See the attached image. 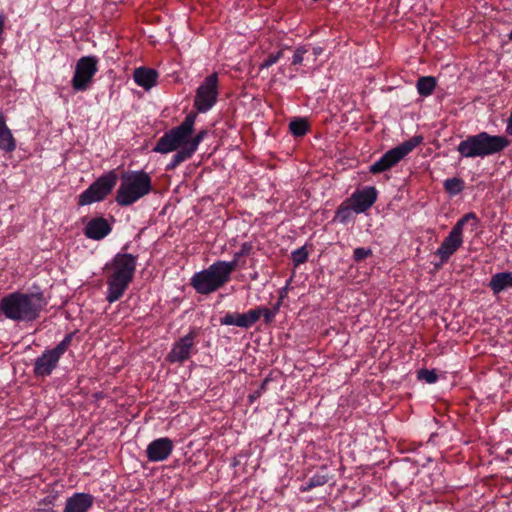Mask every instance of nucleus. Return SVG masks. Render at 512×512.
<instances>
[{
  "label": "nucleus",
  "instance_id": "obj_2",
  "mask_svg": "<svg viewBox=\"0 0 512 512\" xmlns=\"http://www.w3.org/2000/svg\"><path fill=\"white\" fill-rule=\"evenodd\" d=\"M41 294L13 292L0 301L1 312L11 320L33 321L42 309Z\"/></svg>",
  "mask_w": 512,
  "mask_h": 512
},
{
  "label": "nucleus",
  "instance_id": "obj_20",
  "mask_svg": "<svg viewBox=\"0 0 512 512\" xmlns=\"http://www.w3.org/2000/svg\"><path fill=\"white\" fill-rule=\"evenodd\" d=\"M133 79L138 86L149 90L156 85L158 73L152 68L139 67L134 70Z\"/></svg>",
  "mask_w": 512,
  "mask_h": 512
},
{
  "label": "nucleus",
  "instance_id": "obj_1",
  "mask_svg": "<svg viewBox=\"0 0 512 512\" xmlns=\"http://www.w3.org/2000/svg\"><path fill=\"white\" fill-rule=\"evenodd\" d=\"M137 257L129 253H117L104 267L109 303L118 301L133 281Z\"/></svg>",
  "mask_w": 512,
  "mask_h": 512
},
{
  "label": "nucleus",
  "instance_id": "obj_8",
  "mask_svg": "<svg viewBox=\"0 0 512 512\" xmlns=\"http://www.w3.org/2000/svg\"><path fill=\"white\" fill-rule=\"evenodd\" d=\"M117 181L118 175L115 170L104 173L78 196V205L85 206L105 200L115 188Z\"/></svg>",
  "mask_w": 512,
  "mask_h": 512
},
{
  "label": "nucleus",
  "instance_id": "obj_12",
  "mask_svg": "<svg viewBox=\"0 0 512 512\" xmlns=\"http://www.w3.org/2000/svg\"><path fill=\"white\" fill-rule=\"evenodd\" d=\"M218 74L207 76L196 90L194 107L200 113L210 110L217 102L219 91Z\"/></svg>",
  "mask_w": 512,
  "mask_h": 512
},
{
  "label": "nucleus",
  "instance_id": "obj_21",
  "mask_svg": "<svg viewBox=\"0 0 512 512\" xmlns=\"http://www.w3.org/2000/svg\"><path fill=\"white\" fill-rule=\"evenodd\" d=\"M16 146V139L6 124L5 115L0 111V150L5 153H12Z\"/></svg>",
  "mask_w": 512,
  "mask_h": 512
},
{
  "label": "nucleus",
  "instance_id": "obj_17",
  "mask_svg": "<svg viewBox=\"0 0 512 512\" xmlns=\"http://www.w3.org/2000/svg\"><path fill=\"white\" fill-rule=\"evenodd\" d=\"M206 136V131L201 130L195 136L192 135L189 138V143L184 151H178L172 158L171 162L167 165L166 170H173L182 162L190 159L193 154L197 151L200 142Z\"/></svg>",
  "mask_w": 512,
  "mask_h": 512
},
{
  "label": "nucleus",
  "instance_id": "obj_4",
  "mask_svg": "<svg viewBox=\"0 0 512 512\" xmlns=\"http://www.w3.org/2000/svg\"><path fill=\"white\" fill-rule=\"evenodd\" d=\"M509 145L510 141L505 136L481 132L477 135L468 136L467 139L461 141L457 151L462 157L466 158L485 157L499 153Z\"/></svg>",
  "mask_w": 512,
  "mask_h": 512
},
{
  "label": "nucleus",
  "instance_id": "obj_25",
  "mask_svg": "<svg viewBox=\"0 0 512 512\" xmlns=\"http://www.w3.org/2000/svg\"><path fill=\"white\" fill-rule=\"evenodd\" d=\"M309 129V122L304 118H296L289 123V130L295 137H303Z\"/></svg>",
  "mask_w": 512,
  "mask_h": 512
},
{
  "label": "nucleus",
  "instance_id": "obj_23",
  "mask_svg": "<svg viewBox=\"0 0 512 512\" xmlns=\"http://www.w3.org/2000/svg\"><path fill=\"white\" fill-rule=\"evenodd\" d=\"M253 250V245L251 242H244L241 245V248L238 252L234 254V257L231 261L227 262L226 264L231 265L233 267V272L236 270L239 266H244L246 264V261L243 260V258L249 256Z\"/></svg>",
  "mask_w": 512,
  "mask_h": 512
},
{
  "label": "nucleus",
  "instance_id": "obj_29",
  "mask_svg": "<svg viewBox=\"0 0 512 512\" xmlns=\"http://www.w3.org/2000/svg\"><path fill=\"white\" fill-rule=\"evenodd\" d=\"M252 313L257 314V321L263 317L265 324H271L276 316L275 311L271 308L266 307H257L255 309H251Z\"/></svg>",
  "mask_w": 512,
  "mask_h": 512
},
{
  "label": "nucleus",
  "instance_id": "obj_26",
  "mask_svg": "<svg viewBox=\"0 0 512 512\" xmlns=\"http://www.w3.org/2000/svg\"><path fill=\"white\" fill-rule=\"evenodd\" d=\"M352 211H354V206L348 199H346L337 208L334 216V221L346 223L351 218Z\"/></svg>",
  "mask_w": 512,
  "mask_h": 512
},
{
  "label": "nucleus",
  "instance_id": "obj_6",
  "mask_svg": "<svg viewBox=\"0 0 512 512\" xmlns=\"http://www.w3.org/2000/svg\"><path fill=\"white\" fill-rule=\"evenodd\" d=\"M196 118L197 114L190 112L179 126L165 132L158 139L153 151L161 154L184 151L188 146L190 136L193 134Z\"/></svg>",
  "mask_w": 512,
  "mask_h": 512
},
{
  "label": "nucleus",
  "instance_id": "obj_13",
  "mask_svg": "<svg viewBox=\"0 0 512 512\" xmlns=\"http://www.w3.org/2000/svg\"><path fill=\"white\" fill-rule=\"evenodd\" d=\"M199 336V330L197 328H191L189 332L180 337L172 345L171 350L166 355V361L169 363L182 364L189 360L194 352H196V339Z\"/></svg>",
  "mask_w": 512,
  "mask_h": 512
},
{
  "label": "nucleus",
  "instance_id": "obj_34",
  "mask_svg": "<svg viewBox=\"0 0 512 512\" xmlns=\"http://www.w3.org/2000/svg\"><path fill=\"white\" fill-rule=\"evenodd\" d=\"M308 52L305 46H300L296 48L293 57H292V65L297 66L302 64L304 60V55Z\"/></svg>",
  "mask_w": 512,
  "mask_h": 512
},
{
  "label": "nucleus",
  "instance_id": "obj_31",
  "mask_svg": "<svg viewBox=\"0 0 512 512\" xmlns=\"http://www.w3.org/2000/svg\"><path fill=\"white\" fill-rule=\"evenodd\" d=\"M282 55V50L278 51L277 53H272L268 55V57L260 64L259 68L261 70L269 68L270 66L275 64L282 57Z\"/></svg>",
  "mask_w": 512,
  "mask_h": 512
},
{
  "label": "nucleus",
  "instance_id": "obj_18",
  "mask_svg": "<svg viewBox=\"0 0 512 512\" xmlns=\"http://www.w3.org/2000/svg\"><path fill=\"white\" fill-rule=\"evenodd\" d=\"M257 322V314L249 310L246 313H227L220 319V323L226 326H237L248 329Z\"/></svg>",
  "mask_w": 512,
  "mask_h": 512
},
{
  "label": "nucleus",
  "instance_id": "obj_33",
  "mask_svg": "<svg viewBox=\"0 0 512 512\" xmlns=\"http://www.w3.org/2000/svg\"><path fill=\"white\" fill-rule=\"evenodd\" d=\"M418 378L425 380L427 383H435L438 376L434 370L422 369L418 372Z\"/></svg>",
  "mask_w": 512,
  "mask_h": 512
},
{
  "label": "nucleus",
  "instance_id": "obj_10",
  "mask_svg": "<svg viewBox=\"0 0 512 512\" xmlns=\"http://www.w3.org/2000/svg\"><path fill=\"white\" fill-rule=\"evenodd\" d=\"M73 335L68 334L64 339L53 349L45 350L39 356L34 364V374L37 377L49 376L57 367L58 362L62 355L68 350L71 345Z\"/></svg>",
  "mask_w": 512,
  "mask_h": 512
},
{
  "label": "nucleus",
  "instance_id": "obj_35",
  "mask_svg": "<svg viewBox=\"0 0 512 512\" xmlns=\"http://www.w3.org/2000/svg\"><path fill=\"white\" fill-rule=\"evenodd\" d=\"M283 297H284V295H283V294H281V296H280V298H279L278 302L273 306V308H271L273 311H275V313H276V314L278 313V311H279V309H280V306H281V304H282Z\"/></svg>",
  "mask_w": 512,
  "mask_h": 512
},
{
  "label": "nucleus",
  "instance_id": "obj_19",
  "mask_svg": "<svg viewBox=\"0 0 512 512\" xmlns=\"http://www.w3.org/2000/svg\"><path fill=\"white\" fill-rule=\"evenodd\" d=\"M94 497L88 493H75L66 500L63 512H88L93 506Z\"/></svg>",
  "mask_w": 512,
  "mask_h": 512
},
{
  "label": "nucleus",
  "instance_id": "obj_11",
  "mask_svg": "<svg viewBox=\"0 0 512 512\" xmlns=\"http://www.w3.org/2000/svg\"><path fill=\"white\" fill-rule=\"evenodd\" d=\"M98 72V58L96 56H83L77 60L71 80L75 91H86L90 88L93 78Z\"/></svg>",
  "mask_w": 512,
  "mask_h": 512
},
{
  "label": "nucleus",
  "instance_id": "obj_3",
  "mask_svg": "<svg viewBox=\"0 0 512 512\" xmlns=\"http://www.w3.org/2000/svg\"><path fill=\"white\" fill-rule=\"evenodd\" d=\"M152 191L150 175L143 171H129L121 176L115 201L121 207H127L148 195Z\"/></svg>",
  "mask_w": 512,
  "mask_h": 512
},
{
  "label": "nucleus",
  "instance_id": "obj_27",
  "mask_svg": "<svg viewBox=\"0 0 512 512\" xmlns=\"http://www.w3.org/2000/svg\"><path fill=\"white\" fill-rule=\"evenodd\" d=\"M444 189L450 195H457L464 189V181L457 177L446 179Z\"/></svg>",
  "mask_w": 512,
  "mask_h": 512
},
{
  "label": "nucleus",
  "instance_id": "obj_7",
  "mask_svg": "<svg viewBox=\"0 0 512 512\" xmlns=\"http://www.w3.org/2000/svg\"><path fill=\"white\" fill-rule=\"evenodd\" d=\"M470 223L472 230L477 228L479 219L474 212L463 215L452 227L448 236L444 238L435 255L445 263L463 244V230L466 224Z\"/></svg>",
  "mask_w": 512,
  "mask_h": 512
},
{
  "label": "nucleus",
  "instance_id": "obj_30",
  "mask_svg": "<svg viewBox=\"0 0 512 512\" xmlns=\"http://www.w3.org/2000/svg\"><path fill=\"white\" fill-rule=\"evenodd\" d=\"M308 259V251L305 246L300 247L292 252V261L294 266L297 267L300 264H303Z\"/></svg>",
  "mask_w": 512,
  "mask_h": 512
},
{
  "label": "nucleus",
  "instance_id": "obj_32",
  "mask_svg": "<svg viewBox=\"0 0 512 512\" xmlns=\"http://www.w3.org/2000/svg\"><path fill=\"white\" fill-rule=\"evenodd\" d=\"M371 255H372V250L370 248L358 247V248H355L353 251V259L356 262H360V261L368 258Z\"/></svg>",
  "mask_w": 512,
  "mask_h": 512
},
{
  "label": "nucleus",
  "instance_id": "obj_15",
  "mask_svg": "<svg viewBox=\"0 0 512 512\" xmlns=\"http://www.w3.org/2000/svg\"><path fill=\"white\" fill-rule=\"evenodd\" d=\"M377 190L373 186L365 187L361 190H356L348 200L354 206V212L357 214L367 211L374 205L377 200Z\"/></svg>",
  "mask_w": 512,
  "mask_h": 512
},
{
  "label": "nucleus",
  "instance_id": "obj_37",
  "mask_svg": "<svg viewBox=\"0 0 512 512\" xmlns=\"http://www.w3.org/2000/svg\"><path fill=\"white\" fill-rule=\"evenodd\" d=\"M508 37L510 40H512V29H511V32L509 33Z\"/></svg>",
  "mask_w": 512,
  "mask_h": 512
},
{
  "label": "nucleus",
  "instance_id": "obj_16",
  "mask_svg": "<svg viewBox=\"0 0 512 512\" xmlns=\"http://www.w3.org/2000/svg\"><path fill=\"white\" fill-rule=\"evenodd\" d=\"M111 231L112 225L104 217H94L84 227V235L96 241L104 239Z\"/></svg>",
  "mask_w": 512,
  "mask_h": 512
},
{
  "label": "nucleus",
  "instance_id": "obj_9",
  "mask_svg": "<svg viewBox=\"0 0 512 512\" xmlns=\"http://www.w3.org/2000/svg\"><path fill=\"white\" fill-rule=\"evenodd\" d=\"M421 142V137H413L400 145L388 150L383 156L369 167L371 174L385 172L397 165L405 156Z\"/></svg>",
  "mask_w": 512,
  "mask_h": 512
},
{
  "label": "nucleus",
  "instance_id": "obj_36",
  "mask_svg": "<svg viewBox=\"0 0 512 512\" xmlns=\"http://www.w3.org/2000/svg\"><path fill=\"white\" fill-rule=\"evenodd\" d=\"M313 51H314V55L317 56V55L321 54L322 49L321 48H314Z\"/></svg>",
  "mask_w": 512,
  "mask_h": 512
},
{
  "label": "nucleus",
  "instance_id": "obj_24",
  "mask_svg": "<svg viewBox=\"0 0 512 512\" xmlns=\"http://www.w3.org/2000/svg\"><path fill=\"white\" fill-rule=\"evenodd\" d=\"M436 79L432 76H423L417 80L416 88L420 96H430L436 88Z\"/></svg>",
  "mask_w": 512,
  "mask_h": 512
},
{
  "label": "nucleus",
  "instance_id": "obj_22",
  "mask_svg": "<svg viewBox=\"0 0 512 512\" xmlns=\"http://www.w3.org/2000/svg\"><path fill=\"white\" fill-rule=\"evenodd\" d=\"M489 287L495 295L501 291L512 288V272H500L492 276Z\"/></svg>",
  "mask_w": 512,
  "mask_h": 512
},
{
  "label": "nucleus",
  "instance_id": "obj_5",
  "mask_svg": "<svg viewBox=\"0 0 512 512\" xmlns=\"http://www.w3.org/2000/svg\"><path fill=\"white\" fill-rule=\"evenodd\" d=\"M233 267L226 261H216L208 268L195 273L191 278V286L197 293L207 295L224 286L231 277Z\"/></svg>",
  "mask_w": 512,
  "mask_h": 512
},
{
  "label": "nucleus",
  "instance_id": "obj_14",
  "mask_svg": "<svg viewBox=\"0 0 512 512\" xmlns=\"http://www.w3.org/2000/svg\"><path fill=\"white\" fill-rule=\"evenodd\" d=\"M173 449L174 443L170 438H158L148 444L146 457L150 462H161L171 455Z\"/></svg>",
  "mask_w": 512,
  "mask_h": 512
},
{
  "label": "nucleus",
  "instance_id": "obj_28",
  "mask_svg": "<svg viewBox=\"0 0 512 512\" xmlns=\"http://www.w3.org/2000/svg\"><path fill=\"white\" fill-rule=\"evenodd\" d=\"M327 483V477L324 475L312 476L304 485L301 486L302 492L310 491L311 489L319 486H323Z\"/></svg>",
  "mask_w": 512,
  "mask_h": 512
}]
</instances>
